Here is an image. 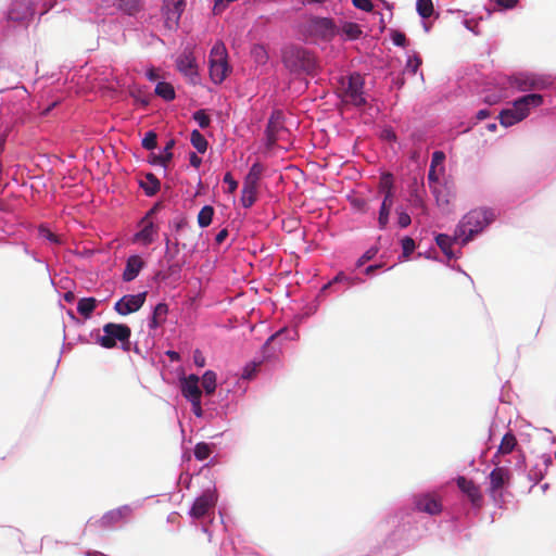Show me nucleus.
<instances>
[{
    "label": "nucleus",
    "instance_id": "50",
    "mask_svg": "<svg viewBox=\"0 0 556 556\" xmlns=\"http://www.w3.org/2000/svg\"><path fill=\"white\" fill-rule=\"evenodd\" d=\"M428 181H429L430 188L437 186V184L439 181V173H438L437 167L430 166L429 173H428Z\"/></svg>",
    "mask_w": 556,
    "mask_h": 556
},
{
    "label": "nucleus",
    "instance_id": "20",
    "mask_svg": "<svg viewBox=\"0 0 556 556\" xmlns=\"http://www.w3.org/2000/svg\"><path fill=\"white\" fill-rule=\"evenodd\" d=\"M175 146V140L174 139H170L166 142L163 151H161L160 154H155V153H151L150 156H149V162L152 164V165H161L163 166L164 168L167 167L168 163L172 161L173 159V148Z\"/></svg>",
    "mask_w": 556,
    "mask_h": 556
},
{
    "label": "nucleus",
    "instance_id": "43",
    "mask_svg": "<svg viewBox=\"0 0 556 556\" xmlns=\"http://www.w3.org/2000/svg\"><path fill=\"white\" fill-rule=\"evenodd\" d=\"M378 253V249L372 247L370 249H368L359 258L358 261L356 262V266L357 267H361L363 266L365 263L369 262L370 260H372L376 254Z\"/></svg>",
    "mask_w": 556,
    "mask_h": 556
},
{
    "label": "nucleus",
    "instance_id": "62",
    "mask_svg": "<svg viewBox=\"0 0 556 556\" xmlns=\"http://www.w3.org/2000/svg\"><path fill=\"white\" fill-rule=\"evenodd\" d=\"M187 226H188V222L185 218H181L180 220H178L175 224V229H176V231H180L184 228H186Z\"/></svg>",
    "mask_w": 556,
    "mask_h": 556
},
{
    "label": "nucleus",
    "instance_id": "25",
    "mask_svg": "<svg viewBox=\"0 0 556 556\" xmlns=\"http://www.w3.org/2000/svg\"><path fill=\"white\" fill-rule=\"evenodd\" d=\"M362 29L358 24L352 22H344L339 26V34H342L348 40H355L361 37Z\"/></svg>",
    "mask_w": 556,
    "mask_h": 556
},
{
    "label": "nucleus",
    "instance_id": "23",
    "mask_svg": "<svg viewBox=\"0 0 556 556\" xmlns=\"http://www.w3.org/2000/svg\"><path fill=\"white\" fill-rule=\"evenodd\" d=\"M257 186L243 182L240 199L243 207L249 208L255 203L257 198Z\"/></svg>",
    "mask_w": 556,
    "mask_h": 556
},
{
    "label": "nucleus",
    "instance_id": "7",
    "mask_svg": "<svg viewBox=\"0 0 556 556\" xmlns=\"http://www.w3.org/2000/svg\"><path fill=\"white\" fill-rule=\"evenodd\" d=\"M307 31L324 40H331L339 35V26L328 17H311L307 21Z\"/></svg>",
    "mask_w": 556,
    "mask_h": 556
},
{
    "label": "nucleus",
    "instance_id": "54",
    "mask_svg": "<svg viewBox=\"0 0 556 556\" xmlns=\"http://www.w3.org/2000/svg\"><path fill=\"white\" fill-rule=\"evenodd\" d=\"M190 403L192 405V412L195 416L201 417L203 414L202 407H201V399L197 400H190Z\"/></svg>",
    "mask_w": 556,
    "mask_h": 556
},
{
    "label": "nucleus",
    "instance_id": "34",
    "mask_svg": "<svg viewBox=\"0 0 556 556\" xmlns=\"http://www.w3.org/2000/svg\"><path fill=\"white\" fill-rule=\"evenodd\" d=\"M379 191L383 193V197H393V176L390 173L383 174L380 177Z\"/></svg>",
    "mask_w": 556,
    "mask_h": 556
},
{
    "label": "nucleus",
    "instance_id": "18",
    "mask_svg": "<svg viewBox=\"0 0 556 556\" xmlns=\"http://www.w3.org/2000/svg\"><path fill=\"white\" fill-rule=\"evenodd\" d=\"M181 393L188 400L201 399L202 392L199 387V377L189 375L181 382Z\"/></svg>",
    "mask_w": 556,
    "mask_h": 556
},
{
    "label": "nucleus",
    "instance_id": "5",
    "mask_svg": "<svg viewBox=\"0 0 556 556\" xmlns=\"http://www.w3.org/2000/svg\"><path fill=\"white\" fill-rule=\"evenodd\" d=\"M341 97L345 103L355 106H362L366 103L364 97V78L358 73L351 74L346 79H342Z\"/></svg>",
    "mask_w": 556,
    "mask_h": 556
},
{
    "label": "nucleus",
    "instance_id": "6",
    "mask_svg": "<svg viewBox=\"0 0 556 556\" xmlns=\"http://www.w3.org/2000/svg\"><path fill=\"white\" fill-rule=\"evenodd\" d=\"M104 334L98 338V343L105 349H113L116 342L129 343L131 330L127 325L108 323L103 326Z\"/></svg>",
    "mask_w": 556,
    "mask_h": 556
},
{
    "label": "nucleus",
    "instance_id": "11",
    "mask_svg": "<svg viewBox=\"0 0 556 556\" xmlns=\"http://www.w3.org/2000/svg\"><path fill=\"white\" fill-rule=\"evenodd\" d=\"M147 292L123 296L115 303V311L119 315H128L140 309L146 302Z\"/></svg>",
    "mask_w": 556,
    "mask_h": 556
},
{
    "label": "nucleus",
    "instance_id": "61",
    "mask_svg": "<svg viewBox=\"0 0 556 556\" xmlns=\"http://www.w3.org/2000/svg\"><path fill=\"white\" fill-rule=\"evenodd\" d=\"M517 2H496L500 11L514 9Z\"/></svg>",
    "mask_w": 556,
    "mask_h": 556
},
{
    "label": "nucleus",
    "instance_id": "52",
    "mask_svg": "<svg viewBox=\"0 0 556 556\" xmlns=\"http://www.w3.org/2000/svg\"><path fill=\"white\" fill-rule=\"evenodd\" d=\"M412 203L416 207L425 208V202L422 197L418 193L417 190L412 191Z\"/></svg>",
    "mask_w": 556,
    "mask_h": 556
},
{
    "label": "nucleus",
    "instance_id": "64",
    "mask_svg": "<svg viewBox=\"0 0 556 556\" xmlns=\"http://www.w3.org/2000/svg\"><path fill=\"white\" fill-rule=\"evenodd\" d=\"M489 115H490V112H489L488 110H480V111H478V113H477V118H478L479 121H482V119H484V118L489 117Z\"/></svg>",
    "mask_w": 556,
    "mask_h": 556
},
{
    "label": "nucleus",
    "instance_id": "3",
    "mask_svg": "<svg viewBox=\"0 0 556 556\" xmlns=\"http://www.w3.org/2000/svg\"><path fill=\"white\" fill-rule=\"evenodd\" d=\"M542 102L543 98L538 93H530L515 100L511 108L505 109L500 113L498 119L501 125L509 127L521 122L529 115L531 108L540 106Z\"/></svg>",
    "mask_w": 556,
    "mask_h": 556
},
{
    "label": "nucleus",
    "instance_id": "42",
    "mask_svg": "<svg viewBox=\"0 0 556 556\" xmlns=\"http://www.w3.org/2000/svg\"><path fill=\"white\" fill-rule=\"evenodd\" d=\"M39 236L48 241H50L51 243H54V244H60L61 243V240L59 239V237L53 233L50 229L46 228V227H40L39 228Z\"/></svg>",
    "mask_w": 556,
    "mask_h": 556
},
{
    "label": "nucleus",
    "instance_id": "35",
    "mask_svg": "<svg viewBox=\"0 0 556 556\" xmlns=\"http://www.w3.org/2000/svg\"><path fill=\"white\" fill-rule=\"evenodd\" d=\"M455 240V237L452 238L445 233H440L435 237L437 244L446 255L452 254V245Z\"/></svg>",
    "mask_w": 556,
    "mask_h": 556
},
{
    "label": "nucleus",
    "instance_id": "12",
    "mask_svg": "<svg viewBox=\"0 0 556 556\" xmlns=\"http://www.w3.org/2000/svg\"><path fill=\"white\" fill-rule=\"evenodd\" d=\"M415 508L428 515H438L442 511L441 498L437 494H419L414 500Z\"/></svg>",
    "mask_w": 556,
    "mask_h": 556
},
{
    "label": "nucleus",
    "instance_id": "14",
    "mask_svg": "<svg viewBox=\"0 0 556 556\" xmlns=\"http://www.w3.org/2000/svg\"><path fill=\"white\" fill-rule=\"evenodd\" d=\"M510 87L518 91L540 90L544 88V81L532 74L520 73L509 79Z\"/></svg>",
    "mask_w": 556,
    "mask_h": 556
},
{
    "label": "nucleus",
    "instance_id": "40",
    "mask_svg": "<svg viewBox=\"0 0 556 556\" xmlns=\"http://www.w3.org/2000/svg\"><path fill=\"white\" fill-rule=\"evenodd\" d=\"M417 12L424 18L431 16L434 12L433 2H417Z\"/></svg>",
    "mask_w": 556,
    "mask_h": 556
},
{
    "label": "nucleus",
    "instance_id": "19",
    "mask_svg": "<svg viewBox=\"0 0 556 556\" xmlns=\"http://www.w3.org/2000/svg\"><path fill=\"white\" fill-rule=\"evenodd\" d=\"M516 446H517L516 435L513 432L505 433L504 437L502 438V441L497 447V451L493 455L491 462L495 466L500 465L501 462L498 459V456L510 454L515 450Z\"/></svg>",
    "mask_w": 556,
    "mask_h": 556
},
{
    "label": "nucleus",
    "instance_id": "48",
    "mask_svg": "<svg viewBox=\"0 0 556 556\" xmlns=\"http://www.w3.org/2000/svg\"><path fill=\"white\" fill-rule=\"evenodd\" d=\"M223 180L228 185L229 193H233L237 190L238 182L233 179L231 173H226Z\"/></svg>",
    "mask_w": 556,
    "mask_h": 556
},
{
    "label": "nucleus",
    "instance_id": "41",
    "mask_svg": "<svg viewBox=\"0 0 556 556\" xmlns=\"http://www.w3.org/2000/svg\"><path fill=\"white\" fill-rule=\"evenodd\" d=\"M415 248V241L410 237H405L402 239L403 256L405 258L414 252Z\"/></svg>",
    "mask_w": 556,
    "mask_h": 556
},
{
    "label": "nucleus",
    "instance_id": "55",
    "mask_svg": "<svg viewBox=\"0 0 556 556\" xmlns=\"http://www.w3.org/2000/svg\"><path fill=\"white\" fill-rule=\"evenodd\" d=\"M341 281H348L350 285L353 283V281L348 278L343 273H339L331 282H329L328 285H326L324 287V289H327L329 288L333 282H341Z\"/></svg>",
    "mask_w": 556,
    "mask_h": 556
},
{
    "label": "nucleus",
    "instance_id": "51",
    "mask_svg": "<svg viewBox=\"0 0 556 556\" xmlns=\"http://www.w3.org/2000/svg\"><path fill=\"white\" fill-rule=\"evenodd\" d=\"M169 238L166 237L165 238V243H166V252H165V257L167 258L168 262L173 261L176 256V254L178 253L179 249H178V242H175L174 243V247H175V251L172 253L169 251Z\"/></svg>",
    "mask_w": 556,
    "mask_h": 556
},
{
    "label": "nucleus",
    "instance_id": "30",
    "mask_svg": "<svg viewBox=\"0 0 556 556\" xmlns=\"http://www.w3.org/2000/svg\"><path fill=\"white\" fill-rule=\"evenodd\" d=\"M155 94L166 101L175 99V89L169 83L161 81L155 87Z\"/></svg>",
    "mask_w": 556,
    "mask_h": 556
},
{
    "label": "nucleus",
    "instance_id": "56",
    "mask_svg": "<svg viewBox=\"0 0 556 556\" xmlns=\"http://www.w3.org/2000/svg\"><path fill=\"white\" fill-rule=\"evenodd\" d=\"M354 7L361 9L366 12H370L374 10V2H353Z\"/></svg>",
    "mask_w": 556,
    "mask_h": 556
},
{
    "label": "nucleus",
    "instance_id": "10",
    "mask_svg": "<svg viewBox=\"0 0 556 556\" xmlns=\"http://www.w3.org/2000/svg\"><path fill=\"white\" fill-rule=\"evenodd\" d=\"M154 212L155 208L153 207L141 219L140 225L142 226V228L135 235V242H139L142 245H149L155 241V238L159 232V227L154 225V223L150 219V216L154 214Z\"/></svg>",
    "mask_w": 556,
    "mask_h": 556
},
{
    "label": "nucleus",
    "instance_id": "33",
    "mask_svg": "<svg viewBox=\"0 0 556 556\" xmlns=\"http://www.w3.org/2000/svg\"><path fill=\"white\" fill-rule=\"evenodd\" d=\"M202 387L206 394H213L216 389V374L212 370H207L202 376Z\"/></svg>",
    "mask_w": 556,
    "mask_h": 556
},
{
    "label": "nucleus",
    "instance_id": "22",
    "mask_svg": "<svg viewBox=\"0 0 556 556\" xmlns=\"http://www.w3.org/2000/svg\"><path fill=\"white\" fill-rule=\"evenodd\" d=\"M140 187L148 197H152L159 192L161 182L154 174L148 173L144 176V180L140 181Z\"/></svg>",
    "mask_w": 556,
    "mask_h": 556
},
{
    "label": "nucleus",
    "instance_id": "4",
    "mask_svg": "<svg viewBox=\"0 0 556 556\" xmlns=\"http://www.w3.org/2000/svg\"><path fill=\"white\" fill-rule=\"evenodd\" d=\"M208 65L210 78L216 85L222 84L231 72V67L228 63V52L222 41L215 42L211 49Z\"/></svg>",
    "mask_w": 556,
    "mask_h": 556
},
{
    "label": "nucleus",
    "instance_id": "44",
    "mask_svg": "<svg viewBox=\"0 0 556 556\" xmlns=\"http://www.w3.org/2000/svg\"><path fill=\"white\" fill-rule=\"evenodd\" d=\"M420 65L421 59L419 56L409 58L406 64V70L412 74H416Z\"/></svg>",
    "mask_w": 556,
    "mask_h": 556
},
{
    "label": "nucleus",
    "instance_id": "8",
    "mask_svg": "<svg viewBox=\"0 0 556 556\" xmlns=\"http://www.w3.org/2000/svg\"><path fill=\"white\" fill-rule=\"evenodd\" d=\"M176 68L191 84L195 85L199 80V68L195 56L191 48L187 47L176 59Z\"/></svg>",
    "mask_w": 556,
    "mask_h": 556
},
{
    "label": "nucleus",
    "instance_id": "46",
    "mask_svg": "<svg viewBox=\"0 0 556 556\" xmlns=\"http://www.w3.org/2000/svg\"><path fill=\"white\" fill-rule=\"evenodd\" d=\"M431 191L435 197L438 205L443 206L450 203L448 198L446 195L441 194V191L439 190L438 186L431 187Z\"/></svg>",
    "mask_w": 556,
    "mask_h": 556
},
{
    "label": "nucleus",
    "instance_id": "53",
    "mask_svg": "<svg viewBox=\"0 0 556 556\" xmlns=\"http://www.w3.org/2000/svg\"><path fill=\"white\" fill-rule=\"evenodd\" d=\"M193 362L198 367H204L205 366V357L202 354L201 351L195 350L193 353Z\"/></svg>",
    "mask_w": 556,
    "mask_h": 556
},
{
    "label": "nucleus",
    "instance_id": "60",
    "mask_svg": "<svg viewBox=\"0 0 556 556\" xmlns=\"http://www.w3.org/2000/svg\"><path fill=\"white\" fill-rule=\"evenodd\" d=\"M228 2H214L213 13L220 14L227 7Z\"/></svg>",
    "mask_w": 556,
    "mask_h": 556
},
{
    "label": "nucleus",
    "instance_id": "39",
    "mask_svg": "<svg viewBox=\"0 0 556 556\" xmlns=\"http://www.w3.org/2000/svg\"><path fill=\"white\" fill-rule=\"evenodd\" d=\"M142 147L147 150H153L157 146V136L154 131H148L142 139Z\"/></svg>",
    "mask_w": 556,
    "mask_h": 556
},
{
    "label": "nucleus",
    "instance_id": "63",
    "mask_svg": "<svg viewBox=\"0 0 556 556\" xmlns=\"http://www.w3.org/2000/svg\"><path fill=\"white\" fill-rule=\"evenodd\" d=\"M381 268V265H370L368 267H366L365 269V274L366 275H372L377 269Z\"/></svg>",
    "mask_w": 556,
    "mask_h": 556
},
{
    "label": "nucleus",
    "instance_id": "15",
    "mask_svg": "<svg viewBox=\"0 0 556 556\" xmlns=\"http://www.w3.org/2000/svg\"><path fill=\"white\" fill-rule=\"evenodd\" d=\"M511 478L510 470L507 467H501L500 465L490 472V492L495 493L505 485L509 484Z\"/></svg>",
    "mask_w": 556,
    "mask_h": 556
},
{
    "label": "nucleus",
    "instance_id": "37",
    "mask_svg": "<svg viewBox=\"0 0 556 556\" xmlns=\"http://www.w3.org/2000/svg\"><path fill=\"white\" fill-rule=\"evenodd\" d=\"M212 450L208 444L201 442L194 447V456L198 460H204L210 457Z\"/></svg>",
    "mask_w": 556,
    "mask_h": 556
},
{
    "label": "nucleus",
    "instance_id": "31",
    "mask_svg": "<svg viewBox=\"0 0 556 556\" xmlns=\"http://www.w3.org/2000/svg\"><path fill=\"white\" fill-rule=\"evenodd\" d=\"M190 141H191V144L193 146V148L199 153H204L207 150V146H208L207 140L199 130H197V129L192 130L191 136H190Z\"/></svg>",
    "mask_w": 556,
    "mask_h": 556
},
{
    "label": "nucleus",
    "instance_id": "24",
    "mask_svg": "<svg viewBox=\"0 0 556 556\" xmlns=\"http://www.w3.org/2000/svg\"><path fill=\"white\" fill-rule=\"evenodd\" d=\"M393 206V197L384 195L379 212L378 223L381 229H384L389 223L390 211Z\"/></svg>",
    "mask_w": 556,
    "mask_h": 556
},
{
    "label": "nucleus",
    "instance_id": "38",
    "mask_svg": "<svg viewBox=\"0 0 556 556\" xmlns=\"http://www.w3.org/2000/svg\"><path fill=\"white\" fill-rule=\"evenodd\" d=\"M193 119L199 124L201 128H207L211 124V118L204 110H198L193 114Z\"/></svg>",
    "mask_w": 556,
    "mask_h": 556
},
{
    "label": "nucleus",
    "instance_id": "26",
    "mask_svg": "<svg viewBox=\"0 0 556 556\" xmlns=\"http://www.w3.org/2000/svg\"><path fill=\"white\" fill-rule=\"evenodd\" d=\"M185 2H166L163 7L164 14L168 22H177L184 10Z\"/></svg>",
    "mask_w": 556,
    "mask_h": 556
},
{
    "label": "nucleus",
    "instance_id": "36",
    "mask_svg": "<svg viewBox=\"0 0 556 556\" xmlns=\"http://www.w3.org/2000/svg\"><path fill=\"white\" fill-rule=\"evenodd\" d=\"M168 312V308H167V305L164 304V303H159L155 307H154V312H153V316H152V319L150 321V328H156L160 326L161 324V320L160 318L161 317H164Z\"/></svg>",
    "mask_w": 556,
    "mask_h": 556
},
{
    "label": "nucleus",
    "instance_id": "28",
    "mask_svg": "<svg viewBox=\"0 0 556 556\" xmlns=\"http://www.w3.org/2000/svg\"><path fill=\"white\" fill-rule=\"evenodd\" d=\"M263 172H264L263 165L260 164V163H254L251 166V168H250L248 175L245 176L243 182L258 187V182L261 180Z\"/></svg>",
    "mask_w": 556,
    "mask_h": 556
},
{
    "label": "nucleus",
    "instance_id": "17",
    "mask_svg": "<svg viewBox=\"0 0 556 556\" xmlns=\"http://www.w3.org/2000/svg\"><path fill=\"white\" fill-rule=\"evenodd\" d=\"M283 127V114L281 111H274L268 119L266 135L268 144L273 146L278 140L280 131Z\"/></svg>",
    "mask_w": 556,
    "mask_h": 556
},
{
    "label": "nucleus",
    "instance_id": "45",
    "mask_svg": "<svg viewBox=\"0 0 556 556\" xmlns=\"http://www.w3.org/2000/svg\"><path fill=\"white\" fill-rule=\"evenodd\" d=\"M391 38H392V41L395 46H399V47H405L406 46V36L404 33H401V31H397V30H394L392 31V35H391Z\"/></svg>",
    "mask_w": 556,
    "mask_h": 556
},
{
    "label": "nucleus",
    "instance_id": "32",
    "mask_svg": "<svg viewBox=\"0 0 556 556\" xmlns=\"http://www.w3.org/2000/svg\"><path fill=\"white\" fill-rule=\"evenodd\" d=\"M214 216V208L211 205L203 206L198 214V224L201 228H205L211 225Z\"/></svg>",
    "mask_w": 556,
    "mask_h": 556
},
{
    "label": "nucleus",
    "instance_id": "1",
    "mask_svg": "<svg viewBox=\"0 0 556 556\" xmlns=\"http://www.w3.org/2000/svg\"><path fill=\"white\" fill-rule=\"evenodd\" d=\"M282 63L292 74L316 73L318 64L315 55L299 46H288L282 50Z\"/></svg>",
    "mask_w": 556,
    "mask_h": 556
},
{
    "label": "nucleus",
    "instance_id": "2",
    "mask_svg": "<svg viewBox=\"0 0 556 556\" xmlns=\"http://www.w3.org/2000/svg\"><path fill=\"white\" fill-rule=\"evenodd\" d=\"M494 218L492 211L476 208L467 213L455 229V239H462L466 244L472 237L482 231Z\"/></svg>",
    "mask_w": 556,
    "mask_h": 556
},
{
    "label": "nucleus",
    "instance_id": "58",
    "mask_svg": "<svg viewBox=\"0 0 556 556\" xmlns=\"http://www.w3.org/2000/svg\"><path fill=\"white\" fill-rule=\"evenodd\" d=\"M189 162H190L191 166L198 168V167H200V165L202 163V159L200 156H198L197 153L191 152L189 155Z\"/></svg>",
    "mask_w": 556,
    "mask_h": 556
},
{
    "label": "nucleus",
    "instance_id": "57",
    "mask_svg": "<svg viewBox=\"0 0 556 556\" xmlns=\"http://www.w3.org/2000/svg\"><path fill=\"white\" fill-rule=\"evenodd\" d=\"M256 367H257V364H252V365L245 366L242 377L244 379H251L253 377V372L255 371Z\"/></svg>",
    "mask_w": 556,
    "mask_h": 556
},
{
    "label": "nucleus",
    "instance_id": "49",
    "mask_svg": "<svg viewBox=\"0 0 556 556\" xmlns=\"http://www.w3.org/2000/svg\"><path fill=\"white\" fill-rule=\"evenodd\" d=\"M445 160V154L442 151H435L432 154L431 164L432 167H438L443 164Z\"/></svg>",
    "mask_w": 556,
    "mask_h": 556
},
{
    "label": "nucleus",
    "instance_id": "27",
    "mask_svg": "<svg viewBox=\"0 0 556 556\" xmlns=\"http://www.w3.org/2000/svg\"><path fill=\"white\" fill-rule=\"evenodd\" d=\"M97 307V300L94 298H83L78 301L77 312L84 318H90L91 314Z\"/></svg>",
    "mask_w": 556,
    "mask_h": 556
},
{
    "label": "nucleus",
    "instance_id": "59",
    "mask_svg": "<svg viewBox=\"0 0 556 556\" xmlns=\"http://www.w3.org/2000/svg\"><path fill=\"white\" fill-rule=\"evenodd\" d=\"M228 237V230L226 228L222 229L215 237V242L217 244H222L226 238Z\"/></svg>",
    "mask_w": 556,
    "mask_h": 556
},
{
    "label": "nucleus",
    "instance_id": "9",
    "mask_svg": "<svg viewBox=\"0 0 556 556\" xmlns=\"http://www.w3.org/2000/svg\"><path fill=\"white\" fill-rule=\"evenodd\" d=\"M217 503L215 490L204 491L193 503L190 509V516L195 519L204 518L213 511Z\"/></svg>",
    "mask_w": 556,
    "mask_h": 556
},
{
    "label": "nucleus",
    "instance_id": "47",
    "mask_svg": "<svg viewBox=\"0 0 556 556\" xmlns=\"http://www.w3.org/2000/svg\"><path fill=\"white\" fill-rule=\"evenodd\" d=\"M397 214H399V218H397L399 226L401 228L408 227L412 223L410 216L404 211H397Z\"/></svg>",
    "mask_w": 556,
    "mask_h": 556
},
{
    "label": "nucleus",
    "instance_id": "29",
    "mask_svg": "<svg viewBox=\"0 0 556 556\" xmlns=\"http://www.w3.org/2000/svg\"><path fill=\"white\" fill-rule=\"evenodd\" d=\"M251 58L257 65H265L269 55L267 49L263 45H254L251 49Z\"/></svg>",
    "mask_w": 556,
    "mask_h": 556
},
{
    "label": "nucleus",
    "instance_id": "16",
    "mask_svg": "<svg viewBox=\"0 0 556 556\" xmlns=\"http://www.w3.org/2000/svg\"><path fill=\"white\" fill-rule=\"evenodd\" d=\"M456 482L459 490L468 496L471 504L473 506L480 507L482 495L479 486L472 480H469L463 476L458 477Z\"/></svg>",
    "mask_w": 556,
    "mask_h": 556
},
{
    "label": "nucleus",
    "instance_id": "13",
    "mask_svg": "<svg viewBox=\"0 0 556 556\" xmlns=\"http://www.w3.org/2000/svg\"><path fill=\"white\" fill-rule=\"evenodd\" d=\"M132 513V509L128 505L121 506L105 513L98 521V526L102 529L112 528L119 522L126 521Z\"/></svg>",
    "mask_w": 556,
    "mask_h": 556
},
{
    "label": "nucleus",
    "instance_id": "21",
    "mask_svg": "<svg viewBox=\"0 0 556 556\" xmlns=\"http://www.w3.org/2000/svg\"><path fill=\"white\" fill-rule=\"evenodd\" d=\"M144 265V262L139 255H132L128 257L126 267L123 273V279L125 281L134 280L140 273Z\"/></svg>",
    "mask_w": 556,
    "mask_h": 556
}]
</instances>
